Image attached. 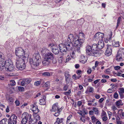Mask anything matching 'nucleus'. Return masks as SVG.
<instances>
[{
  "label": "nucleus",
  "mask_w": 124,
  "mask_h": 124,
  "mask_svg": "<svg viewBox=\"0 0 124 124\" xmlns=\"http://www.w3.org/2000/svg\"><path fill=\"white\" fill-rule=\"evenodd\" d=\"M104 45L102 40L99 41L97 45L95 43L91 46L87 45L86 47V51L87 54L91 56L98 57L100 56L101 54V50L99 49L103 48Z\"/></svg>",
  "instance_id": "1"
},
{
  "label": "nucleus",
  "mask_w": 124,
  "mask_h": 124,
  "mask_svg": "<svg viewBox=\"0 0 124 124\" xmlns=\"http://www.w3.org/2000/svg\"><path fill=\"white\" fill-rule=\"evenodd\" d=\"M41 54L44 57L42 63L44 66L49 65L51 59L54 58V55L46 48H43L41 50Z\"/></svg>",
  "instance_id": "2"
},
{
  "label": "nucleus",
  "mask_w": 124,
  "mask_h": 124,
  "mask_svg": "<svg viewBox=\"0 0 124 124\" xmlns=\"http://www.w3.org/2000/svg\"><path fill=\"white\" fill-rule=\"evenodd\" d=\"M73 44L72 42L66 41L64 43L59 45V47L60 52L66 53L67 51H70L71 50L73 49Z\"/></svg>",
  "instance_id": "3"
},
{
  "label": "nucleus",
  "mask_w": 124,
  "mask_h": 124,
  "mask_svg": "<svg viewBox=\"0 0 124 124\" xmlns=\"http://www.w3.org/2000/svg\"><path fill=\"white\" fill-rule=\"evenodd\" d=\"M80 35L82 36V39H78L77 40L75 39L74 41V46L76 48V49L78 52H80V48L82 46V44L84 42L85 40L84 35L83 33L80 34Z\"/></svg>",
  "instance_id": "4"
},
{
  "label": "nucleus",
  "mask_w": 124,
  "mask_h": 124,
  "mask_svg": "<svg viewBox=\"0 0 124 124\" xmlns=\"http://www.w3.org/2000/svg\"><path fill=\"white\" fill-rule=\"evenodd\" d=\"M24 60V59L22 58H17L16 66L18 70H22L25 68L26 65Z\"/></svg>",
  "instance_id": "5"
},
{
  "label": "nucleus",
  "mask_w": 124,
  "mask_h": 124,
  "mask_svg": "<svg viewBox=\"0 0 124 124\" xmlns=\"http://www.w3.org/2000/svg\"><path fill=\"white\" fill-rule=\"evenodd\" d=\"M15 53L16 55L18 56L17 58H21L24 59L26 58V56H25V52L21 47H19L16 49Z\"/></svg>",
  "instance_id": "6"
},
{
  "label": "nucleus",
  "mask_w": 124,
  "mask_h": 124,
  "mask_svg": "<svg viewBox=\"0 0 124 124\" xmlns=\"http://www.w3.org/2000/svg\"><path fill=\"white\" fill-rule=\"evenodd\" d=\"M5 69L8 71H11L14 70V66L12 62L10 60H6Z\"/></svg>",
  "instance_id": "7"
},
{
  "label": "nucleus",
  "mask_w": 124,
  "mask_h": 124,
  "mask_svg": "<svg viewBox=\"0 0 124 124\" xmlns=\"http://www.w3.org/2000/svg\"><path fill=\"white\" fill-rule=\"evenodd\" d=\"M17 118V116L15 115H12L8 119V124H16Z\"/></svg>",
  "instance_id": "8"
},
{
  "label": "nucleus",
  "mask_w": 124,
  "mask_h": 124,
  "mask_svg": "<svg viewBox=\"0 0 124 124\" xmlns=\"http://www.w3.org/2000/svg\"><path fill=\"white\" fill-rule=\"evenodd\" d=\"M31 115L29 114L27 112H24L22 115V118L28 120L29 123H32L33 120L31 118Z\"/></svg>",
  "instance_id": "9"
},
{
  "label": "nucleus",
  "mask_w": 124,
  "mask_h": 124,
  "mask_svg": "<svg viewBox=\"0 0 124 124\" xmlns=\"http://www.w3.org/2000/svg\"><path fill=\"white\" fill-rule=\"evenodd\" d=\"M49 47H50L52 50V52L55 54H58L59 51L57 45L50 44H49Z\"/></svg>",
  "instance_id": "10"
},
{
  "label": "nucleus",
  "mask_w": 124,
  "mask_h": 124,
  "mask_svg": "<svg viewBox=\"0 0 124 124\" xmlns=\"http://www.w3.org/2000/svg\"><path fill=\"white\" fill-rule=\"evenodd\" d=\"M65 80L67 84H68L71 82V76L69 74V72L68 71H65L64 73Z\"/></svg>",
  "instance_id": "11"
},
{
  "label": "nucleus",
  "mask_w": 124,
  "mask_h": 124,
  "mask_svg": "<svg viewBox=\"0 0 124 124\" xmlns=\"http://www.w3.org/2000/svg\"><path fill=\"white\" fill-rule=\"evenodd\" d=\"M104 33H102L100 32H98L94 35V37L96 39L99 41H101L103 39L104 37Z\"/></svg>",
  "instance_id": "12"
},
{
  "label": "nucleus",
  "mask_w": 124,
  "mask_h": 124,
  "mask_svg": "<svg viewBox=\"0 0 124 124\" xmlns=\"http://www.w3.org/2000/svg\"><path fill=\"white\" fill-rule=\"evenodd\" d=\"M112 46L110 45H107V48L105 53V55L107 56H110L112 52Z\"/></svg>",
  "instance_id": "13"
},
{
  "label": "nucleus",
  "mask_w": 124,
  "mask_h": 124,
  "mask_svg": "<svg viewBox=\"0 0 124 124\" xmlns=\"http://www.w3.org/2000/svg\"><path fill=\"white\" fill-rule=\"evenodd\" d=\"M36 57H32V59H31L30 60V62L31 63L33 64L34 66H37L39 65V63L41 62L38 61V60H36Z\"/></svg>",
  "instance_id": "14"
},
{
  "label": "nucleus",
  "mask_w": 124,
  "mask_h": 124,
  "mask_svg": "<svg viewBox=\"0 0 124 124\" xmlns=\"http://www.w3.org/2000/svg\"><path fill=\"white\" fill-rule=\"evenodd\" d=\"M124 58L123 54L117 52L116 56V60L117 61H120L122 60V58Z\"/></svg>",
  "instance_id": "15"
},
{
  "label": "nucleus",
  "mask_w": 124,
  "mask_h": 124,
  "mask_svg": "<svg viewBox=\"0 0 124 124\" xmlns=\"http://www.w3.org/2000/svg\"><path fill=\"white\" fill-rule=\"evenodd\" d=\"M118 92L120 96V98L122 99L124 97V88H121L119 89Z\"/></svg>",
  "instance_id": "16"
},
{
  "label": "nucleus",
  "mask_w": 124,
  "mask_h": 124,
  "mask_svg": "<svg viewBox=\"0 0 124 124\" xmlns=\"http://www.w3.org/2000/svg\"><path fill=\"white\" fill-rule=\"evenodd\" d=\"M112 32L111 31L109 32V36L105 40V43H107L108 41L110 42H112V40L111 39V38L112 36Z\"/></svg>",
  "instance_id": "17"
},
{
  "label": "nucleus",
  "mask_w": 124,
  "mask_h": 124,
  "mask_svg": "<svg viewBox=\"0 0 124 124\" xmlns=\"http://www.w3.org/2000/svg\"><path fill=\"white\" fill-rule=\"evenodd\" d=\"M58 107L57 104L55 103L52 106V109H51V112H56L58 111Z\"/></svg>",
  "instance_id": "18"
},
{
  "label": "nucleus",
  "mask_w": 124,
  "mask_h": 124,
  "mask_svg": "<svg viewBox=\"0 0 124 124\" xmlns=\"http://www.w3.org/2000/svg\"><path fill=\"white\" fill-rule=\"evenodd\" d=\"M31 109L33 112V114L38 113L39 112V110L37 106L35 104L33 105Z\"/></svg>",
  "instance_id": "19"
},
{
  "label": "nucleus",
  "mask_w": 124,
  "mask_h": 124,
  "mask_svg": "<svg viewBox=\"0 0 124 124\" xmlns=\"http://www.w3.org/2000/svg\"><path fill=\"white\" fill-rule=\"evenodd\" d=\"M75 39H76L74 38L73 35L70 34L68 35L67 39V40H66V41L70 42H71V41L73 40L74 41Z\"/></svg>",
  "instance_id": "20"
},
{
  "label": "nucleus",
  "mask_w": 124,
  "mask_h": 124,
  "mask_svg": "<svg viewBox=\"0 0 124 124\" xmlns=\"http://www.w3.org/2000/svg\"><path fill=\"white\" fill-rule=\"evenodd\" d=\"M64 119L63 118H57L56 119V121L54 123V124H63V121Z\"/></svg>",
  "instance_id": "21"
},
{
  "label": "nucleus",
  "mask_w": 124,
  "mask_h": 124,
  "mask_svg": "<svg viewBox=\"0 0 124 124\" xmlns=\"http://www.w3.org/2000/svg\"><path fill=\"white\" fill-rule=\"evenodd\" d=\"M32 57H36L35 59L36 60H38V61L41 62V56L40 55L39 53H38L36 54H34L33 55Z\"/></svg>",
  "instance_id": "22"
},
{
  "label": "nucleus",
  "mask_w": 124,
  "mask_h": 124,
  "mask_svg": "<svg viewBox=\"0 0 124 124\" xmlns=\"http://www.w3.org/2000/svg\"><path fill=\"white\" fill-rule=\"evenodd\" d=\"M80 62L83 63H85L86 61L87 58L86 57L83 55H82L81 56L80 58Z\"/></svg>",
  "instance_id": "23"
},
{
  "label": "nucleus",
  "mask_w": 124,
  "mask_h": 124,
  "mask_svg": "<svg viewBox=\"0 0 124 124\" xmlns=\"http://www.w3.org/2000/svg\"><path fill=\"white\" fill-rule=\"evenodd\" d=\"M77 50L75 49V48H73V49L71 50L70 51L71 52H70V54L71 57L72 58H73L75 55V52H76Z\"/></svg>",
  "instance_id": "24"
},
{
  "label": "nucleus",
  "mask_w": 124,
  "mask_h": 124,
  "mask_svg": "<svg viewBox=\"0 0 124 124\" xmlns=\"http://www.w3.org/2000/svg\"><path fill=\"white\" fill-rule=\"evenodd\" d=\"M45 98H43L42 99H40L39 100L40 102L39 104L41 105H44L46 104Z\"/></svg>",
  "instance_id": "25"
},
{
  "label": "nucleus",
  "mask_w": 124,
  "mask_h": 124,
  "mask_svg": "<svg viewBox=\"0 0 124 124\" xmlns=\"http://www.w3.org/2000/svg\"><path fill=\"white\" fill-rule=\"evenodd\" d=\"M123 110L122 109H120L118 110L117 113L121 117V115L124 118V112L122 111Z\"/></svg>",
  "instance_id": "26"
},
{
  "label": "nucleus",
  "mask_w": 124,
  "mask_h": 124,
  "mask_svg": "<svg viewBox=\"0 0 124 124\" xmlns=\"http://www.w3.org/2000/svg\"><path fill=\"white\" fill-rule=\"evenodd\" d=\"M7 101L9 102V104H12L14 102V100L13 98L11 97H9L7 99Z\"/></svg>",
  "instance_id": "27"
},
{
  "label": "nucleus",
  "mask_w": 124,
  "mask_h": 124,
  "mask_svg": "<svg viewBox=\"0 0 124 124\" xmlns=\"http://www.w3.org/2000/svg\"><path fill=\"white\" fill-rule=\"evenodd\" d=\"M72 116L71 115H70L67 117L66 124H68L70 122V121L71 119Z\"/></svg>",
  "instance_id": "28"
},
{
  "label": "nucleus",
  "mask_w": 124,
  "mask_h": 124,
  "mask_svg": "<svg viewBox=\"0 0 124 124\" xmlns=\"http://www.w3.org/2000/svg\"><path fill=\"white\" fill-rule=\"evenodd\" d=\"M93 87H88L87 89V91H86V92H89V93H93Z\"/></svg>",
  "instance_id": "29"
},
{
  "label": "nucleus",
  "mask_w": 124,
  "mask_h": 124,
  "mask_svg": "<svg viewBox=\"0 0 124 124\" xmlns=\"http://www.w3.org/2000/svg\"><path fill=\"white\" fill-rule=\"evenodd\" d=\"M37 114H33V115L36 120H39L40 119V117L39 115H37Z\"/></svg>",
  "instance_id": "30"
},
{
  "label": "nucleus",
  "mask_w": 124,
  "mask_h": 124,
  "mask_svg": "<svg viewBox=\"0 0 124 124\" xmlns=\"http://www.w3.org/2000/svg\"><path fill=\"white\" fill-rule=\"evenodd\" d=\"M122 100H119L116 102V104L117 106H118L120 105H122L123 104H122Z\"/></svg>",
  "instance_id": "31"
},
{
  "label": "nucleus",
  "mask_w": 124,
  "mask_h": 124,
  "mask_svg": "<svg viewBox=\"0 0 124 124\" xmlns=\"http://www.w3.org/2000/svg\"><path fill=\"white\" fill-rule=\"evenodd\" d=\"M93 111L95 112V114L98 115L99 113V111L97 108L93 107Z\"/></svg>",
  "instance_id": "32"
},
{
  "label": "nucleus",
  "mask_w": 124,
  "mask_h": 124,
  "mask_svg": "<svg viewBox=\"0 0 124 124\" xmlns=\"http://www.w3.org/2000/svg\"><path fill=\"white\" fill-rule=\"evenodd\" d=\"M5 61L4 55L3 53L0 52V61Z\"/></svg>",
  "instance_id": "33"
},
{
  "label": "nucleus",
  "mask_w": 124,
  "mask_h": 124,
  "mask_svg": "<svg viewBox=\"0 0 124 124\" xmlns=\"http://www.w3.org/2000/svg\"><path fill=\"white\" fill-rule=\"evenodd\" d=\"M42 74L43 76L45 77L49 76H50V73L48 72L43 73Z\"/></svg>",
  "instance_id": "34"
},
{
  "label": "nucleus",
  "mask_w": 124,
  "mask_h": 124,
  "mask_svg": "<svg viewBox=\"0 0 124 124\" xmlns=\"http://www.w3.org/2000/svg\"><path fill=\"white\" fill-rule=\"evenodd\" d=\"M28 120L23 118H22V120L20 124H26Z\"/></svg>",
  "instance_id": "35"
},
{
  "label": "nucleus",
  "mask_w": 124,
  "mask_h": 124,
  "mask_svg": "<svg viewBox=\"0 0 124 124\" xmlns=\"http://www.w3.org/2000/svg\"><path fill=\"white\" fill-rule=\"evenodd\" d=\"M113 46L116 47H118L119 46V42L118 41L115 42L114 43H112Z\"/></svg>",
  "instance_id": "36"
},
{
  "label": "nucleus",
  "mask_w": 124,
  "mask_h": 124,
  "mask_svg": "<svg viewBox=\"0 0 124 124\" xmlns=\"http://www.w3.org/2000/svg\"><path fill=\"white\" fill-rule=\"evenodd\" d=\"M6 62V60L0 61V66H5Z\"/></svg>",
  "instance_id": "37"
},
{
  "label": "nucleus",
  "mask_w": 124,
  "mask_h": 124,
  "mask_svg": "<svg viewBox=\"0 0 124 124\" xmlns=\"http://www.w3.org/2000/svg\"><path fill=\"white\" fill-rule=\"evenodd\" d=\"M121 18L120 17H119L117 19L116 28H117L119 26L121 21Z\"/></svg>",
  "instance_id": "38"
},
{
  "label": "nucleus",
  "mask_w": 124,
  "mask_h": 124,
  "mask_svg": "<svg viewBox=\"0 0 124 124\" xmlns=\"http://www.w3.org/2000/svg\"><path fill=\"white\" fill-rule=\"evenodd\" d=\"M26 84H29L31 81L32 79L30 78L24 79Z\"/></svg>",
  "instance_id": "39"
},
{
  "label": "nucleus",
  "mask_w": 124,
  "mask_h": 124,
  "mask_svg": "<svg viewBox=\"0 0 124 124\" xmlns=\"http://www.w3.org/2000/svg\"><path fill=\"white\" fill-rule=\"evenodd\" d=\"M71 92V90H69L68 91L64 92V94L66 96L69 95Z\"/></svg>",
  "instance_id": "40"
},
{
  "label": "nucleus",
  "mask_w": 124,
  "mask_h": 124,
  "mask_svg": "<svg viewBox=\"0 0 124 124\" xmlns=\"http://www.w3.org/2000/svg\"><path fill=\"white\" fill-rule=\"evenodd\" d=\"M8 121V120L7 118H3L0 121H1V124H6V122Z\"/></svg>",
  "instance_id": "41"
},
{
  "label": "nucleus",
  "mask_w": 124,
  "mask_h": 124,
  "mask_svg": "<svg viewBox=\"0 0 124 124\" xmlns=\"http://www.w3.org/2000/svg\"><path fill=\"white\" fill-rule=\"evenodd\" d=\"M53 114L54 116H55L57 117L60 114V111H59L58 110L56 112Z\"/></svg>",
  "instance_id": "42"
},
{
  "label": "nucleus",
  "mask_w": 124,
  "mask_h": 124,
  "mask_svg": "<svg viewBox=\"0 0 124 124\" xmlns=\"http://www.w3.org/2000/svg\"><path fill=\"white\" fill-rule=\"evenodd\" d=\"M41 83V82L40 81H35L34 83L35 85L37 86L39 85Z\"/></svg>",
  "instance_id": "43"
},
{
  "label": "nucleus",
  "mask_w": 124,
  "mask_h": 124,
  "mask_svg": "<svg viewBox=\"0 0 124 124\" xmlns=\"http://www.w3.org/2000/svg\"><path fill=\"white\" fill-rule=\"evenodd\" d=\"M50 85V83L49 82H47L45 83L44 84L45 86L48 89L49 88V86Z\"/></svg>",
  "instance_id": "44"
},
{
  "label": "nucleus",
  "mask_w": 124,
  "mask_h": 124,
  "mask_svg": "<svg viewBox=\"0 0 124 124\" xmlns=\"http://www.w3.org/2000/svg\"><path fill=\"white\" fill-rule=\"evenodd\" d=\"M119 51L121 52V53L123 54V56L124 57V48H120Z\"/></svg>",
  "instance_id": "45"
},
{
  "label": "nucleus",
  "mask_w": 124,
  "mask_h": 124,
  "mask_svg": "<svg viewBox=\"0 0 124 124\" xmlns=\"http://www.w3.org/2000/svg\"><path fill=\"white\" fill-rule=\"evenodd\" d=\"M18 89L19 91L21 92H22L24 90V87L20 86H19L18 87Z\"/></svg>",
  "instance_id": "46"
},
{
  "label": "nucleus",
  "mask_w": 124,
  "mask_h": 124,
  "mask_svg": "<svg viewBox=\"0 0 124 124\" xmlns=\"http://www.w3.org/2000/svg\"><path fill=\"white\" fill-rule=\"evenodd\" d=\"M10 85L11 86H13L15 85L16 84V83L15 81L14 80H11L10 81Z\"/></svg>",
  "instance_id": "47"
},
{
  "label": "nucleus",
  "mask_w": 124,
  "mask_h": 124,
  "mask_svg": "<svg viewBox=\"0 0 124 124\" xmlns=\"http://www.w3.org/2000/svg\"><path fill=\"white\" fill-rule=\"evenodd\" d=\"M68 86L67 84L65 85L63 88V90L64 91H66L68 89Z\"/></svg>",
  "instance_id": "48"
},
{
  "label": "nucleus",
  "mask_w": 124,
  "mask_h": 124,
  "mask_svg": "<svg viewBox=\"0 0 124 124\" xmlns=\"http://www.w3.org/2000/svg\"><path fill=\"white\" fill-rule=\"evenodd\" d=\"M114 98L115 99H118V94L116 92L114 93Z\"/></svg>",
  "instance_id": "49"
},
{
  "label": "nucleus",
  "mask_w": 124,
  "mask_h": 124,
  "mask_svg": "<svg viewBox=\"0 0 124 124\" xmlns=\"http://www.w3.org/2000/svg\"><path fill=\"white\" fill-rule=\"evenodd\" d=\"M26 84L25 81L23 79L21 82V85L23 86H24Z\"/></svg>",
  "instance_id": "50"
},
{
  "label": "nucleus",
  "mask_w": 124,
  "mask_h": 124,
  "mask_svg": "<svg viewBox=\"0 0 124 124\" xmlns=\"http://www.w3.org/2000/svg\"><path fill=\"white\" fill-rule=\"evenodd\" d=\"M91 119L94 122L96 121L97 119L94 116H92L91 117Z\"/></svg>",
  "instance_id": "51"
},
{
  "label": "nucleus",
  "mask_w": 124,
  "mask_h": 124,
  "mask_svg": "<svg viewBox=\"0 0 124 124\" xmlns=\"http://www.w3.org/2000/svg\"><path fill=\"white\" fill-rule=\"evenodd\" d=\"M15 103L17 106H18L20 104V102L19 101L16 100L15 102Z\"/></svg>",
  "instance_id": "52"
},
{
  "label": "nucleus",
  "mask_w": 124,
  "mask_h": 124,
  "mask_svg": "<svg viewBox=\"0 0 124 124\" xmlns=\"http://www.w3.org/2000/svg\"><path fill=\"white\" fill-rule=\"evenodd\" d=\"M77 73L78 75L81 74L82 73V71L80 70H78L77 71Z\"/></svg>",
  "instance_id": "53"
},
{
  "label": "nucleus",
  "mask_w": 124,
  "mask_h": 124,
  "mask_svg": "<svg viewBox=\"0 0 124 124\" xmlns=\"http://www.w3.org/2000/svg\"><path fill=\"white\" fill-rule=\"evenodd\" d=\"M120 68L121 67L120 66H117L114 67V69L115 70H117L120 69Z\"/></svg>",
  "instance_id": "54"
},
{
  "label": "nucleus",
  "mask_w": 124,
  "mask_h": 124,
  "mask_svg": "<svg viewBox=\"0 0 124 124\" xmlns=\"http://www.w3.org/2000/svg\"><path fill=\"white\" fill-rule=\"evenodd\" d=\"M92 70L91 68H89L87 71V72L88 74H90L92 72Z\"/></svg>",
  "instance_id": "55"
},
{
  "label": "nucleus",
  "mask_w": 124,
  "mask_h": 124,
  "mask_svg": "<svg viewBox=\"0 0 124 124\" xmlns=\"http://www.w3.org/2000/svg\"><path fill=\"white\" fill-rule=\"evenodd\" d=\"M102 77L103 78H109V76H106L104 75H102Z\"/></svg>",
  "instance_id": "56"
},
{
  "label": "nucleus",
  "mask_w": 124,
  "mask_h": 124,
  "mask_svg": "<svg viewBox=\"0 0 124 124\" xmlns=\"http://www.w3.org/2000/svg\"><path fill=\"white\" fill-rule=\"evenodd\" d=\"M82 102L81 101H78V102L77 105L78 107H80L82 104Z\"/></svg>",
  "instance_id": "57"
},
{
  "label": "nucleus",
  "mask_w": 124,
  "mask_h": 124,
  "mask_svg": "<svg viewBox=\"0 0 124 124\" xmlns=\"http://www.w3.org/2000/svg\"><path fill=\"white\" fill-rule=\"evenodd\" d=\"M107 117L106 116H104L102 117V120L104 121H106L107 119Z\"/></svg>",
  "instance_id": "58"
},
{
  "label": "nucleus",
  "mask_w": 124,
  "mask_h": 124,
  "mask_svg": "<svg viewBox=\"0 0 124 124\" xmlns=\"http://www.w3.org/2000/svg\"><path fill=\"white\" fill-rule=\"evenodd\" d=\"M5 68V66H0V71H2Z\"/></svg>",
  "instance_id": "59"
},
{
  "label": "nucleus",
  "mask_w": 124,
  "mask_h": 124,
  "mask_svg": "<svg viewBox=\"0 0 124 124\" xmlns=\"http://www.w3.org/2000/svg\"><path fill=\"white\" fill-rule=\"evenodd\" d=\"M9 111V106H7V108L6 109V112L8 113Z\"/></svg>",
  "instance_id": "60"
},
{
  "label": "nucleus",
  "mask_w": 124,
  "mask_h": 124,
  "mask_svg": "<svg viewBox=\"0 0 124 124\" xmlns=\"http://www.w3.org/2000/svg\"><path fill=\"white\" fill-rule=\"evenodd\" d=\"M106 113L105 112L103 111L102 113L101 116H105L106 115Z\"/></svg>",
  "instance_id": "61"
},
{
  "label": "nucleus",
  "mask_w": 124,
  "mask_h": 124,
  "mask_svg": "<svg viewBox=\"0 0 124 124\" xmlns=\"http://www.w3.org/2000/svg\"><path fill=\"white\" fill-rule=\"evenodd\" d=\"M107 82L105 78L102 79L101 80V82L102 83H105Z\"/></svg>",
  "instance_id": "62"
},
{
  "label": "nucleus",
  "mask_w": 124,
  "mask_h": 124,
  "mask_svg": "<svg viewBox=\"0 0 124 124\" xmlns=\"http://www.w3.org/2000/svg\"><path fill=\"white\" fill-rule=\"evenodd\" d=\"M112 109L114 111H115V110L117 109V108L114 106H113L112 107Z\"/></svg>",
  "instance_id": "63"
},
{
  "label": "nucleus",
  "mask_w": 124,
  "mask_h": 124,
  "mask_svg": "<svg viewBox=\"0 0 124 124\" xmlns=\"http://www.w3.org/2000/svg\"><path fill=\"white\" fill-rule=\"evenodd\" d=\"M51 60H52V62L54 64L56 63L57 62V61L54 59V58L53 59H51Z\"/></svg>",
  "instance_id": "64"
}]
</instances>
